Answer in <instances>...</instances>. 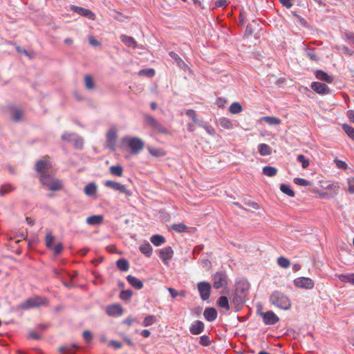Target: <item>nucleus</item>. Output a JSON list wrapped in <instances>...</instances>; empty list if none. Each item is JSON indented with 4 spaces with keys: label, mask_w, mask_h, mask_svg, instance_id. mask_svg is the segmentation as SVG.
Returning <instances> with one entry per match:
<instances>
[{
    "label": "nucleus",
    "mask_w": 354,
    "mask_h": 354,
    "mask_svg": "<svg viewBox=\"0 0 354 354\" xmlns=\"http://www.w3.org/2000/svg\"><path fill=\"white\" fill-rule=\"evenodd\" d=\"M269 301L274 306L287 310L291 307V301L289 297L279 290L273 291L270 297Z\"/></svg>",
    "instance_id": "f257e3e1"
},
{
    "label": "nucleus",
    "mask_w": 354,
    "mask_h": 354,
    "mask_svg": "<svg viewBox=\"0 0 354 354\" xmlns=\"http://www.w3.org/2000/svg\"><path fill=\"white\" fill-rule=\"evenodd\" d=\"M126 146L129 147L131 153L137 154L142 150L145 143L139 138L124 136L121 139L120 148L124 149Z\"/></svg>",
    "instance_id": "f03ea898"
},
{
    "label": "nucleus",
    "mask_w": 354,
    "mask_h": 354,
    "mask_svg": "<svg viewBox=\"0 0 354 354\" xmlns=\"http://www.w3.org/2000/svg\"><path fill=\"white\" fill-rule=\"evenodd\" d=\"M228 281V276L225 271L220 270L212 275L213 287L214 289L227 288Z\"/></svg>",
    "instance_id": "7ed1b4c3"
},
{
    "label": "nucleus",
    "mask_w": 354,
    "mask_h": 354,
    "mask_svg": "<svg viewBox=\"0 0 354 354\" xmlns=\"http://www.w3.org/2000/svg\"><path fill=\"white\" fill-rule=\"evenodd\" d=\"M146 123L156 133L160 134H170L169 129L162 124L158 120L150 115H145Z\"/></svg>",
    "instance_id": "20e7f679"
},
{
    "label": "nucleus",
    "mask_w": 354,
    "mask_h": 354,
    "mask_svg": "<svg viewBox=\"0 0 354 354\" xmlns=\"http://www.w3.org/2000/svg\"><path fill=\"white\" fill-rule=\"evenodd\" d=\"M46 299L40 296L28 298L25 301L21 303L19 308L21 310H26L33 308L39 307L44 305Z\"/></svg>",
    "instance_id": "39448f33"
},
{
    "label": "nucleus",
    "mask_w": 354,
    "mask_h": 354,
    "mask_svg": "<svg viewBox=\"0 0 354 354\" xmlns=\"http://www.w3.org/2000/svg\"><path fill=\"white\" fill-rule=\"evenodd\" d=\"M118 139V130L115 127L109 129L106 134V146L111 151L116 149V142Z\"/></svg>",
    "instance_id": "423d86ee"
},
{
    "label": "nucleus",
    "mask_w": 354,
    "mask_h": 354,
    "mask_svg": "<svg viewBox=\"0 0 354 354\" xmlns=\"http://www.w3.org/2000/svg\"><path fill=\"white\" fill-rule=\"evenodd\" d=\"M52 167L51 162L49 160V156H46L42 159L38 160L35 164V171L40 174L46 175L47 172Z\"/></svg>",
    "instance_id": "0eeeda50"
},
{
    "label": "nucleus",
    "mask_w": 354,
    "mask_h": 354,
    "mask_svg": "<svg viewBox=\"0 0 354 354\" xmlns=\"http://www.w3.org/2000/svg\"><path fill=\"white\" fill-rule=\"evenodd\" d=\"M104 185L106 187L111 188L115 191H118L120 193L124 194L127 196H130L132 194V192L127 189L124 185L115 181L106 180L104 183Z\"/></svg>",
    "instance_id": "6e6552de"
},
{
    "label": "nucleus",
    "mask_w": 354,
    "mask_h": 354,
    "mask_svg": "<svg viewBox=\"0 0 354 354\" xmlns=\"http://www.w3.org/2000/svg\"><path fill=\"white\" fill-rule=\"evenodd\" d=\"M197 287L202 300H207L210 297L211 284L209 282L202 281L197 284Z\"/></svg>",
    "instance_id": "1a4fd4ad"
},
{
    "label": "nucleus",
    "mask_w": 354,
    "mask_h": 354,
    "mask_svg": "<svg viewBox=\"0 0 354 354\" xmlns=\"http://www.w3.org/2000/svg\"><path fill=\"white\" fill-rule=\"evenodd\" d=\"M294 285L300 288L312 289L314 287V281L308 277H298L293 281Z\"/></svg>",
    "instance_id": "9d476101"
},
{
    "label": "nucleus",
    "mask_w": 354,
    "mask_h": 354,
    "mask_svg": "<svg viewBox=\"0 0 354 354\" xmlns=\"http://www.w3.org/2000/svg\"><path fill=\"white\" fill-rule=\"evenodd\" d=\"M260 315L266 325H274L279 321V317L272 310L261 312Z\"/></svg>",
    "instance_id": "9b49d317"
},
{
    "label": "nucleus",
    "mask_w": 354,
    "mask_h": 354,
    "mask_svg": "<svg viewBox=\"0 0 354 354\" xmlns=\"http://www.w3.org/2000/svg\"><path fill=\"white\" fill-rule=\"evenodd\" d=\"M105 312L110 317H120L123 314L124 309L120 304H113L106 306Z\"/></svg>",
    "instance_id": "f8f14e48"
},
{
    "label": "nucleus",
    "mask_w": 354,
    "mask_h": 354,
    "mask_svg": "<svg viewBox=\"0 0 354 354\" xmlns=\"http://www.w3.org/2000/svg\"><path fill=\"white\" fill-rule=\"evenodd\" d=\"M174 255V250L170 246L164 248L159 251V257L165 265L169 264V260Z\"/></svg>",
    "instance_id": "ddd939ff"
},
{
    "label": "nucleus",
    "mask_w": 354,
    "mask_h": 354,
    "mask_svg": "<svg viewBox=\"0 0 354 354\" xmlns=\"http://www.w3.org/2000/svg\"><path fill=\"white\" fill-rule=\"evenodd\" d=\"M311 88L319 95H326L330 93L329 87L324 83L314 82L311 84Z\"/></svg>",
    "instance_id": "4468645a"
},
{
    "label": "nucleus",
    "mask_w": 354,
    "mask_h": 354,
    "mask_svg": "<svg viewBox=\"0 0 354 354\" xmlns=\"http://www.w3.org/2000/svg\"><path fill=\"white\" fill-rule=\"evenodd\" d=\"M71 10L80 15L85 17L89 19L94 20L95 18V15L89 9L76 6H72Z\"/></svg>",
    "instance_id": "2eb2a0df"
},
{
    "label": "nucleus",
    "mask_w": 354,
    "mask_h": 354,
    "mask_svg": "<svg viewBox=\"0 0 354 354\" xmlns=\"http://www.w3.org/2000/svg\"><path fill=\"white\" fill-rule=\"evenodd\" d=\"M248 289V283L245 281H239L236 283L234 293L245 298Z\"/></svg>",
    "instance_id": "dca6fc26"
},
{
    "label": "nucleus",
    "mask_w": 354,
    "mask_h": 354,
    "mask_svg": "<svg viewBox=\"0 0 354 354\" xmlns=\"http://www.w3.org/2000/svg\"><path fill=\"white\" fill-rule=\"evenodd\" d=\"M204 324L200 320L195 321L190 326L189 331L192 335L201 334L204 330Z\"/></svg>",
    "instance_id": "f3484780"
},
{
    "label": "nucleus",
    "mask_w": 354,
    "mask_h": 354,
    "mask_svg": "<svg viewBox=\"0 0 354 354\" xmlns=\"http://www.w3.org/2000/svg\"><path fill=\"white\" fill-rule=\"evenodd\" d=\"M203 315L207 321L213 322L216 319L218 313L214 308L209 307L205 308Z\"/></svg>",
    "instance_id": "a211bd4d"
},
{
    "label": "nucleus",
    "mask_w": 354,
    "mask_h": 354,
    "mask_svg": "<svg viewBox=\"0 0 354 354\" xmlns=\"http://www.w3.org/2000/svg\"><path fill=\"white\" fill-rule=\"evenodd\" d=\"M128 283L136 290H140L143 287V283L136 277L128 275L127 277Z\"/></svg>",
    "instance_id": "6ab92c4d"
},
{
    "label": "nucleus",
    "mask_w": 354,
    "mask_h": 354,
    "mask_svg": "<svg viewBox=\"0 0 354 354\" xmlns=\"http://www.w3.org/2000/svg\"><path fill=\"white\" fill-rule=\"evenodd\" d=\"M44 186L47 187L51 191H59L62 189L63 183L59 179H53L50 184H47L44 182Z\"/></svg>",
    "instance_id": "aec40b11"
},
{
    "label": "nucleus",
    "mask_w": 354,
    "mask_h": 354,
    "mask_svg": "<svg viewBox=\"0 0 354 354\" xmlns=\"http://www.w3.org/2000/svg\"><path fill=\"white\" fill-rule=\"evenodd\" d=\"M315 77L317 79L326 82L327 83H332L333 81V76L328 75L326 72L322 70H317L315 72Z\"/></svg>",
    "instance_id": "412c9836"
},
{
    "label": "nucleus",
    "mask_w": 354,
    "mask_h": 354,
    "mask_svg": "<svg viewBox=\"0 0 354 354\" xmlns=\"http://www.w3.org/2000/svg\"><path fill=\"white\" fill-rule=\"evenodd\" d=\"M121 41L128 47L137 48V42L133 37L125 35H120Z\"/></svg>",
    "instance_id": "4be33fe9"
},
{
    "label": "nucleus",
    "mask_w": 354,
    "mask_h": 354,
    "mask_svg": "<svg viewBox=\"0 0 354 354\" xmlns=\"http://www.w3.org/2000/svg\"><path fill=\"white\" fill-rule=\"evenodd\" d=\"M104 216L102 215H93L86 218V223L90 225H98L102 223Z\"/></svg>",
    "instance_id": "5701e85b"
},
{
    "label": "nucleus",
    "mask_w": 354,
    "mask_h": 354,
    "mask_svg": "<svg viewBox=\"0 0 354 354\" xmlns=\"http://www.w3.org/2000/svg\"><path fill=\"white\" fill-rule=\"evenodd\" d=\"M169 56L174 60L178 66L181 69H185L187 67V64L180 57V56L174 53V51H170L169 53Z\"/></svg>",
    "instance_id": "b1692460"
},
{
    "label": "nucleus",
    "mask_w": 354,
    "mask_h": 354,
    "mask_svg": "<svg viewBox=\"0 0 354 354\" xmlns=\"http://www.w3.org/2000/svg\"><path fill=\"white\" fill-rule=\"evenodd\" d=\"M245 297L238 295H236L235 293L234 294V297L232 299V303L236 306V311L239 310V309L245 304Z\"/></svg>",
    "instance_id": "393cba45"
},
{
    "label": "nucleus",
    "mask_w": 354,
    "mask_h": 354,
    "mask_svg": "<svg viewBox=\"0 0 354 354\" xmlns=\"http://www.w3.org/2000/svg\"><path fill=\"white\" fill-rule=\"evenodd\" d=\"M15 187L10 183L2 185L0 187V196H4L5 195L14 192Z\"/></svg>",
    "instance_id": "a878e982"
},
{
    "label": "nucleus",
    "mask_w": 354,
    "mask_h": 354,
    "mask_svg": "<svg viewBox=\"0 0 354 354\" xmlns=\"http://www.w3.org/2000/svg\"><path fill=\"white\" fill-rule=\"evenodd\" d=\"M139 249L140 251L147 257H150L152 254L153 248L149 243L142 244Z\"/></svg>",
    "instance_id": "bb28decb"
},
{
    "label": "nucleus",
    "mask_w": 354,
    "mask_h": 354,
    "mask_svg": "<svg viewBox=\"0 0 354 354\" xmlns=\"http://www.w3.org/2000/svg\"><path fill=\"white\" fill-rule=\"evenodd\" d=\"M116 266L121 271H127L129 269V263L127 259L122 258L116 261Z\"/></svg>",
    "instance_id": "cd10ccee"
},
{
    "label": "nucleus",
    "mask_w": 354,
    "mask_h": 354,
    "mask_svg": "<svg viewBox=\"0 0 354 354\" xmlns=\"http://www.w3.org/2000/svg\"><path fill=\"white\" fill-rule=\"evenodd\" d=\"M315 50L314 48L307 47L306 49V55L311 61L317 62L320 60V58L315 53Z\"/></svg>",
    "instance_id": "c85d7f7f"
},
{
    "label": "nucleus",
    "mask_w": 354,
    "mask_h": 354,
    "mask_svg": "<svg viewBox=\"0 0 354 354\" xmlns=\"http://www.w3.org/2000/svg\"><path fill=\"white\" fill-rule=\"evenodd\" d=\"M84 191L87 196H92L95 195L97 187L95 183H91L84 187Z\"/></svg>",
    "instance_id": "c756f323"
},
{
    "label": "nucleus",
    "mask_w": 354,
    "mask_h": 354,
    "mask_svg": "<svg viewBox=\"0 0 354 354\" xmlns=\"http://www.w3.org/2000/svg\"><path fill=\"white\" fill-rule=\"evenodd\" d=\"M151 242L156 246H159L163 244L166 240L165 238L160 234H154L150 238Z\"/></svg>",
    "instance_id": "7c9ffc66"
},
{
    "label": "nucleus",
    "mask_w": 354,
    "mask_h": 354,
    "mask_svg": "<svg viewBox=\"0 0 354 354\" xmlns=\"http://www.w3.org/2000/svg\"><path fill=\"white\" fill-rule=\"evenodd\" d=\"M147 149L149 153L154 157H162L166 155V152L162 149L149 147Z\"/></svg>",
    "instance_id": "2f4dec72"
},
{
    "label": "nucleus",
    "mask_w": 354,
    "mask_h": 354,
    "mask_svg": "<svg viewBox=\"0 0 354 354\" xmlns=\"http://www.w3.org/2000/svg\"><path fill=\"white\" fill-rule=\"evenodd\" d=\"M262 173L268 177H273L277 174V169L272 166H266L263 168Z\"/></svg>",
    "instance_id": "473e14b6"
},
{
    "label": "nucleus",
    "mask_w": 354,
    "mask_h": 354,
    "mask_svg": "<svg viewBox=\"0 0 354 354\" xmlns=\"http://www.w3.org/2000/svg\"><path fill=\"white\" fill-rule=\"evenodd\" d=\"M261 120L266 122L270 125H279L281 124V120L274 116H265L261 118Z\"/></svg>",
    "instance_id": "72a5a7b5"
},
{
    "label": "nucleus",
    "mask_w": 354,
    "mask_h": 354,
    "mask_svg": "<svg viewBox=\"0 0 354 354\" xmlns=\"http://www.w3.org/2000/svg\"><path fill=\"white\" fill-rule=\"evenodd\" d=\"M24 112L21 109H14L11 113V119L15 122H18L22 120Z\"/></svg>",
    "instance_id": "f704fd0d"
},
{
    "label": "nucleus",
    "mask_w": 354,
    "mask_h": 354,
    "mask_svg": "<svg viewBox=\"0 0 354 354\" xmlns=\"http://www.w3.org/2000/svg\"><path fill=\"white\" fill-rule=\"evenodd\" d=\"M219 124L222 128L225 129H231L234 127L232 122L230 119L224 117L219 119Z\"/></svg>",
    "instance_id": "c9c22d12"
},
{
    "label": "nucleus",
    "mask_w": 354,
    "mask_h": 354,
    "mask_svg": "<svg viewBox=\"0 0 354 354\" xmlns=\"http://www.w3.org/2000/svg\"><path fill=\"white\" fill-rule=\"evenodd\" d=\"M217 305L220 308H225L227 310L230 309L229 301L227 297L225 296H221L218 298L217 301Z\"/></svg>",
    "instance_id": "e433bc0d"
},
{
    "label": "nucleus",
    "mask_w": 354,
    "mask_h": 354,
    "mask_svg": "<svg viewBox=\"0 0 354 354\" xmlns=\"http://www.w3.org/2000/svg\"><path fill=\"white\" fill-rule=\"evenodd\" d=\"M258 150L261 156H268L272 153L270 147L268 145L263 143L259 145Z\"/></svg>",
    "instance_id": "4c0bfd02"
},
{
    "label": "nucleus",
    "mask_w": 354,
    "mask_h": 354,
    "mask_svg": "<svg viewBox=\"0 0 354 354\" xmlns=\"http://www.w3.org/2000/svg\"><path fill=\"white\" fill-rule=\"evenodd\" d=\"M110 173L115 176L120 177L122 176L123 168L121 165H113L109 168Z\"/></svg>",
    "instance_id": "58836bf2"
},
{
    "label": "nucleus",
    "mask_w": 354,
    "mask_h": 354,
    "mask_svg": "<svg viewBox=\"0 0 354 354\" xmlns=\"http://www.w3.org/2000/svg\"><path fill=\"white\" fill-rule=\"evenodd\" d=\"M84 85L86 89L91 90L95 87L93 78L91 75H86L84 76Z\"/></svg>",
    "instance_id": "ea45409f"
},
{
    "label": "nucleus",
    "mask_w": 354,
    "mask_h": 354,
    "mask_svg": "<svg viewBox=\"0 0 354 354\" xmlns=\"http://www.w3.org/2000/svg\"><path fill=\"white\" fill-rule=\"evenodd\" d=\"M133 296V291L131 290H123L120 292L119 297L120 299L128 301Z\"/></svg>",
    "instance_id": "a19ab883"
},
{
    "label": "nucleus",
    "mask_w": 354,
    "mask_h": 354,
    "mask_svg": "<svg viewBox=\"0 0 354 354\" xmlns=\"http://www.w3.org/2000/svg\"><path fill=\"white\" fill-rule=\"evenodd\" d=\"M338 278L342 282L349 283L354 285V274H339Z\"/></svg>",
    "instance_id": "79ce46f5"
},
{
    "label": "nucleus",
    "mask_w": 354,
    "mask_h": 354,
    "mask_svg": "<svg viewBox=\"0 0 354 354\" xmlns=\"http://www.w3.org/2000/svg\"><path fill=\"white\" fill-rule=\"evenodd\" d=\"M243 111V108L240 103L233 102L229 107V111L232 114H237Z\"/></svg>",
    "instance_id": "37998d69"
},
{
    "label": "nucleus",
    "mask_w": 354,
    "mask_h": 354,
    "mask_svg": "<svg viewBox=\"0 0 354 354\" xmlns=\"http://www.w3.org/2000/svg\"><path fill=\"white\" fill-rule=\"evenodd\" d=\"M280 189L281 191L287 194L288 196H290V197H294L295 195V192L291 189V187L288 185H286V184H281L280 185Z\"/></svg>",
    "instance_id": "c03bdc74"
},
{
    "label": "nucleus",
    "mask_w": 354,
    "mask_h": 354,
    "mask_svg": "<svg viewBox=\"0 0 354 354\" xmlns=\"http://www.w3.org/2000/svg\"><path fill=\"white\" fill-rule=\"evenodd\" d=\"M138 75L140 76L153 77L155 75V70L153 68L142 69L138 72Z\"/></svg>",
    "instance_id": "a18cd8bd"
},
{
    "label": "nucleus",
    "mask_w": 354,
    "mask_h": 354,
    "mask_svg": "<svg viewBox=\"0 0 354 354\" xmlns=\"http://www.w3.org/2000/svg\"><path fill=\"white\" fill-rule=\"evenodd\" d=\"M46 246L48 249H53V244L55 241V236L52 234L51 232L47 233L46 238Z\"/></svg>",
    "instance_id": "49530a36"
},
{
    "label": "nucleus",
    "mask_w": 354,
    "mask_h": 354,
    "mask_svg": "<svg viewBox=\"0 0 354 354\" xmlns=\"http://www.w3.org/2000/svg\"><path fill=\"white\" fill-rule=\"evenodd\" d=\"M344 132L354 141V128L351 126L344 124L342 125Z\"/></svg>",
    "instance_id": "de8ad7c7"
},
{
    "label": "nucleus",
    "mask_w": 354,
    "mask_h": 354,
    "mask_svg": "<svg viewBox=\"0 0 354 354\" xmlns=\"http://www.w3.org/2000/svg\"><path fill=\"white\" fill-rule=\"evenodd\" d=\"M156 318L154 315H148L145 317L143 322H142V326L145 327L149 326L152 325L153 324H154L156 322Z\"/></svg>",
    "instance_id": "09e8293b"
},
{
    "label": "nucleus",
    "mask_w": 354,
    "mask_h": 354,
    "mask_svg": "<svg viewBox=\"0 0 354 354\" xmlns=\"http://www.w3.org/2000/svg\"><path fill=\"white\" fill-rule=\"evenodd\" d=\"M297 160L299 162L301 163V166L304 169H306L309 166V160L306 158L303 154L297 156Z\"/></svg>",
    "instance_id": "8fccbe9b"
},
{
    "label": "nucleus",
    "mask_w": 354,
    "mask_h": 354,
    "mask_svg": "<svg viewBox=\"0 0 354 354\" xmlns=\"http://www.w3.org/2000/svg\"><path fill=\"white\" fill-rule=\"evenodd\" d=\"M277 263L283 268H287L290 265V261L283 257H280L277 259Z\"/></svg>",
    "instance_id": "3c124183"
},
{
    "label": "nucleus",
    "mask_w": 354,
    "mask_h": 354,
    "mask_svg": "<svg viewBox=\"0 0 354 354\" xmlns=\"http://www.w3.org/2000/svg\"><path fill=\"white\" fill-rule=\"evenodd\" d=\"M293 181L296 185L299 186L306 187L312 185L311 182L301 178H294Z\"/></svg>",
    "instance_id": "603ef678"
},
{
    "label": "nucleus",
    "mask_w": 354,
    "mask_h": 354,
    "mask_svg": "<svg viewBox=\"0 0 354 354\" xmlns=\"http://www.w3.org/2000/svg\"><path fill=\"white\" fill-rule=\"evenodd\" d=\"M173 230L177 232H184L187 230V227L183 223L174 224L171 226Z\"/></svg>",
    "instance_id": "864d4df0"
},
{
    "label": "nucleus",
    "mask_w": 354,
    "mask_h": 354,
    "mask_svg": "<svg viewBox=\"0 0 354 354\" xmlns=\"http://www.w3.org/2000/svg\"><path fill=\"white\" fill-rule=\"evenodd\" d=\"M53 179H54L53 178V176L49 174H46V175L40 176V177H39V181L43 185H44V182H46V183H47V184H50L51 180Z\"/></svg>",
    "instance_id": "5fc2aeb1"
},
{
    "label": "nucleus",
    "mask_w": 354,
    "mask_h": 354,
    "mask_svg": "<svg viewBox=\"0 0 354 354\" xmlns=\"http://www.w3.org/2000/svg\"><path fill=\"white\" fill-rule=\"evenodd\" d=\"M186 115L189 117L194 123L196 124H198V120L197 119V117H196V113L194 110L193 109H188L186 111Z\"/></svg>",
    "instance_id": "6e6d98bb"
},
{
    "label": "nucleus",
    "mask_w": 354,
    "mask_h": 354,
    "mask_svg": "<svg viewBox=\"0 0 354 354\" xmlns=\"http://www.w3.org/2000/svg\"><path fill=\"white\" fill-rule=\"evenodd\" d=\"M200 344L203 346H208L211 344V340L207 335H203L200 337Z\"/></svg>",
    "instance_id": "4d7b16f0"
},
{
    "label": "nucleus",
    "mask_w": 354,
    "mask_h": 354,
    "mask_svg": "<svg viewBox=\"0 0 354 354\" xmlns=\"http://www.w3.org/2000/svg\"><path fill=\"white\" fill-rule=\"evenodd\" d=\"M82 336L86 343H89L93 339L92 333L89 330H84Z\"/></svg>",
    "instance_id": "13d9d810"
},
{
    "label": "nucleus",
    "mask_w": 354,
    "mask_h": 354,
    "mask_svg": "<svg viewBox=\"0 0 354 354\" xmlns=\"http://www.w3.org/2000/svg\"><path fill=\"white\" fill-rule=\"evenodd\" d=\"M83 145H84L83 139L80 137L76 138L74 141V147L76 149H82Z\"/></svg>",
    "instance_id": "bf43d9fd"
},
{
    "label": "nucleus",
    "mask_w": 354,
    "mask_h": 354,
    "mask_svg": "<svg viewBox=\"0 0 354 354\" xmlns=\"http://www.w3.org/2000/svg\"><path fill=\"white\" fill-rule=\"evenodd\" d=\"M227 6V0H218L215 2V6L214 8H226Z\"/></svg>",
    "instance_id": "052dcab7"
},
{
    "label": "nucleus",
    "mask_w": 354,
    "mask_h": 354,
    "mask_svg": "<svg viewBox=\"0 0 354 354\" xmlns=\"http://www.w3.org/2000/svg\"><path fill=\"white\" fill-rule=\"evenodd\" d=\"M348 190L350 193H354V177L348 179Z\"/></svg>",
    "instance_id": "680f3d73"
},
{
    "label": "nucleus",
    "mask_w": 354,
    "mask_h": 354,
    "mask_svg": "<svg viewBox=\"0 0 354 354\" xmlns=\"http://www.w3.org/2000/svg\"><path fill=\"white\" fill-rule=\"evenodd\" d=\"M55 255L59 254L63 250V245L61 243H57L53 249Z\"/></svg>",
    "instance_id": "e2e57ef3"
},
{
    "label": "nucleus",
    "mask_w": 354,
    "mask_h": 354,
    "mask_svg": "<svg viewBox=\"0 0 354 354\" xmlns=\"http://www.w3.org/2000/svg\"><path fill=\"white\" fill-rule=\"evenodd\" d=\"M335 162L336 163V166L338 168L342 169H346L347 168V164L344 161H342V160H340L338 159H335Z\"/></svg>",
    "instance_id": "0e129e2a"
},
{
    "label": "nucleus",
    "mask_w": 354,
    "mask_h": 354,
    "mask_svg": "<svg viewBox=\"0 0 354 354\" xmlns=\"http://www.w3.org/2000/svg\"><path fill=\"white\" fill-rule=\"evenodd\" d=\"M109 346L113 347L115 349H118L122 347V344L115 340H111L109 343Z\"/></svg>",
    "instance_id": "69168bd1"
},
{
    "label": "nucleus",
    "mask_w": 354,
    "mask_h": 354,
    "mask_svg": "<svg viewBox=\"0 0 354 354\" xmlns=\"http://www.w3.org/2000/svg\"><path fill=\"white\" fill-rule=\"evenodd\" d=\"M254 33V28L252 27V24H249L247 25L245 28V35L247 36L252 35Z\"/></svg>",
    "instance_id": "338daca9"
},
{
    "label": "nucleus",
    "mask_w": 354,
    "mask_h": 354,
    "mask_svg": "<svg viewBox=\"0 0 354 354\" xmlns=\"http://www.w3.org/2000/svg\"><path fill=\"white\" fill-rule=\"evenodd\" d=\"M88 42L91 45L93 46H100V42L98 41L96 39H95L93 36L88 37Z\"/></svg>",
    "instance_id": "774afa93"
}]
</instances>
